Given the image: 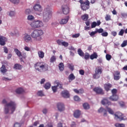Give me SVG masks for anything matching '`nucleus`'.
<instances>
[{
	"instance_id": "obj_1",
	"label": "nucleus",
	"mask_w": 127,
	"mask_h": 127,
	"mask_svg": "<svg viewBox=\"0 0 127 127\" xmlns=\"http://www.w3.org/2000/svg\"><path fill=\"white\" fill-rule=\"evenodd\" d=\"M2 104L4 106V113L5 115H7V114H13L15 111L16 104L14 101H11L9 102H7L6 100L3 99Z\"/></svg>"
},
{
	"instance_id": "obj_2",
	"label": "nucleus",
	"mask_w": 127,
	"mask_h": 127,
	"mask_svg": "<svg viewBox=\"0 0 127 127\" xmlns=\"http://www.w3.org/2000/svg\"><path fill=\"white\" fill-rule=\"evenodd\" d=\"M48 64L43 62H38L34 64L35 69L38 72H46L48 71Z\"/></svg>"
},
{
	"instance_id": "obj_3",
	"label": "nucleus",
	"mask_w": 127,
	"mask_h": 127,
	"mask_svg": "<svg viewBox=\"0 0 127 127\" xmlns=\"http://www.w3.org/2000/svg\"><path fill=\"white\" fill-rule=\"evenodd\" d=\"M44 32L41 29H36L32 31L30 34L31 37L33 38L36 41H40L42 40V38L41 36L43 35Z\"/></svg>"
},
{
	"instance_id": "obj_4",
	"label": "nucleus",
	"mask_w": 127,
	"mask_h": 127,
	"mask_svg": "<svg viewBox=\"0 0 127 127\" xmlns=\"http://www.w3.org/2000/svg\"><path fill=\"white\" fill-rule=\"evenodd\" d=\"M52 16V11L49 8H46L43 12V21L44 22H48Z\"/></svg>"
},
{
	"instance_id": "obj_5",
	"label": "nucleus",
	"mask_w": 127,
	"mask_h": 127,
	"mask_svg": "<svg viewBox=\"0 0 127 127\" xmlns=\"http://www.w3.org/2000/svg\"><path fill=\"white\" fill-rule=\"evenodd\" d=\"M111 93L112 95L109 98V100L110 101H112V102H117V101L120 99L119 95L117 94V93H118V90L114 88L111 90Z\"/></svg>"
},
{
	"instance_id": "obj_6",
	"label": "nucleus",
	"mask_w": 127,
	"mask_h": 127,
	"mask_svg": "<svg viewBox=\"0 0 127 127\" xmlns=\"http://www.w3.org/2000/svg\"><path fill=\"white\" fill-rule=\"evenodd\" d=\"M79 2L80 3V6L82 10H88L90 8V1L86 0L84 2L83 0H79Z\"/></svg>"
},
{
	"instance_id": "obj_7",
	"label": "nucleus",
	"mask_w": 127,
	"mask_h": 127,
	"mask_svg": "<svg viewBox=\"0 0 127 127\" xmlns=\"http://www.w3.org/2000/svg\"><path fill=\"white\" fill-rule=\"evenodd\" d=\"M32 28L36 29V28H39L43 26V22L40 20L33 21L30 24Z\"/></svg>"
},
{
	"instance_id": "obj_8",
	"label": "nucleus",
	"mask_w": 127,
	"mask_h": 127,
	"mask_svg": "<svg viewBox=\"0 0 127 127\" xmlns=\"http://www.w3.org/2000/svg\"><path fill=\"white\" fill-rule=\"evenodd\" d=\"M114 116V118L116 121H120V122H122V121H125V120H126V117L124 114H123V113L120 112H116Z\"/></svg>"
},
{
	"instance_id": "obj_9",
	"label": "nucleus",
	"mask_w": 127,
	"mask_h": 127,
	"mask_svg": "<svg viewBox=\"0 0 127 127\" xmlns=\"http://www.w3.org/2000/svg\"><path fill=\"white\" fill-rule=\"evenodd\" d=\"M102 73H103L102 67L98 66L95 69V73L93 74V77L94 79H99L100 78V74H102Z\"/></svg>"
},
{
	"instance_id": "obj_10",
	"label": "nucleus",
	"mask_w": 127,
	"mask_h": 127,
	"mask_svg": "<svg viewBox=\"0 0 127 127\" xmlns=\"http://www.w3.org/2000/svg\"><path fill=\"white\" fill-rule=\"evenodd\" d=\"M93 91L98 95H104V94H105L104 90H103L102 88L100 87H95L94 88H93Z\"/></svg>"
},
{
	"instance_id": "obj_11",
	"label": "nucleus",
	"mask_w": 127,
	"mask_h": 127,
	"mask_svg": "<svg viewBox=\"0 0 127 127\" xmlns=\"http://www.w3.org/2000/svg\"><path fill=\"white\" fill-rule=\"evenodd\" d=\"M57 107L59 112H64V111H65V105L62 103H57Z\"/></svg>"
},
{
	"instance_id": "obj_12",
	"label": "nucleus",
	"mask_w": 127,
	"mask_h": 127,
	"mask_svg": "<svg viewBox=\"0 0 127 127\" xmlns=\"http://www.w3.org/2000/svg\"><path fill=\"white\" fill-rule=\"evenodd\" d=\"M62 10L64 14L67 15L69 13V11H70L69 7L67 5H63L62 6Z\"/></svg>"
},
{
	"instance_id": "obj_13",
	"label": "nucleus",
	"mask_w": 127,
	"mask_h": 127,
	"mask_svg": "<svg viewBox=\"0 0 127 127\" xmlns=\"http://www.w3.org/2000/svg\"><path fill=\"white\" fill-rule=\"evenodd\" d=\"M114 79L115 81H118L119 79H121V72L119 71H116L114 74Z\"/></svg>"
},
{
	"instance_id": "obj_14",
	"label": "nucleus",
	"mask_w": 127,
	"mask_h": 127,
	"mask_svg": "<svg viewBox=\"0 0 127 127\" xmlns=\"http://www.w3.org/2000/svg\"><path fill=\"white\" fill-rule=\"evenodd\" d=\"M6 41H7V39H6V38L0 36V45L4 46Z\"/></svg>"
},
{
	"instance_id": "obj_15",
	"label": "nucleus",
	"mask_w": 127,
	"mask_h": 127,
	"mask_svg": "<svg viewBox=\"0 0 127 127\" xmlns=\"http://www.w3.org/2000/svg\"><path fill=\"white\" fill-rule=\"evenodd\" d=\"M23 39L25 42H29L32 40V38H31V35H28V34H24Z\"/></svg>"
},
{
	"instance_id": "obj_16",
	"label": "nucleus",
	"mask_w": 127,
	"mask_h": 127,
	"mask_svg": "<svg viewBox=\"0 0 127 127\" xmlns=\"http://www.w3.org/2000/svg\"><path fill=\"white\" fill-rule=\"evenodd\" d=\"M61 95L62 97L65 98H69V97H70L69 92L67 90H64L63 92H62Z\"/></svg>"
},
{
	"instance_id": "obj_17",
	"label": "nucleus",
	"mask_w": 127,
	"mask_h": 127,
	"mask_svg": "<svg viewBox=\"0 0 127 127\" xmlns=\"http://www.w3.org/2000/svg\"><path fill=\"white\" fill-rule=\"evenodd\" d=\"M112 87H113V85L111 83H106L104 84V89L106 92H109Z\"/></svg>"
},
{
	"instance_id": "obj_18",
	"label": "nucleus",
	"mask_w": 127,
	"mask_h": 127,
	"mask_svg": "<svg viewBox=\"0 0 127 127\" xmlns=\"http://www.w3.org/2000/svg\"><path fill=\"white\" fill-rule=\"evenodd\" d=\"M101 21L100 20H97V22H93L91 24V28H95L96 26H100L101 25Z\"/></svg>"
},
{
	"instance_id": "obj_19",
	"label": "nucleus",
	"mask_w": 127,
	"mask_h": 127,
	"mask_svg": "<svg viewBox=\"0 0 127 127\" xmlns=\"http://www.w3.org/2000/svg\"><path fill=\"white\" fill-rule=\"evenodd\" d=\"M34 9L36 11H42V8H41V5L39 4H36L34 6Z\"/></svg>"
},
{
	"instance_id": "obj_20",
	"label": "nucleus",
	"mask_w": 127,
	"mask_h": 127,
	"mask_svg": "<svg viewBox=\"0 0 127 127\" xmlns=\"http://www.w3.org/2000/svg\"><path fill=\"white\" fill-rule=\"evenodd\" d=\"M68 20H69V16L62 19L60 21V24H66L68 22Z\"/></svg>"
},
{
	"instance_id": "obj_21",
	"label": "nucleus",
	"mask_w": 127,
	"mask_h": 127,
	"mask_svg": "<svg viewBox=\"0 0 127 127\" xmlns=\"http://www.w3.org/2000/svg\"><path fill=\"white\" fill-rule=\"evenodd\" d=\"M101 103L102 105H108V106H111V105H112V102L109 101L107 99H104L102 100Z\"/></svg>"
},
{
	"instance_id": "obj_22",
	"label": "nucleus",
	"mask_w": 127,
	"mask_h": 127,
	"mask_svg": "<svg viewBox=\"0 0 127 127\" xmlns=\"http://www.w3.org/2000/svg\"><path fill=\"white\" fill-rule=\"evenodd\" d=\"M0 71L3 74H5L6 72H7V69H6V67H5V65L4 64L2 65V66L0 68Z\"/></svg>"
},
{
	"instance_id": "obj_23",
	"label": "nucleus",
	"mask_w": 127,
	"mask_h": 127,
	"mask_svg": "<svg viewBox=\"0 0 127 127\" xmlns=\"http://www.w3.org/2000/svg\"><path fill=\"white\" fill-rule=\"evenodd\" d=\"M13 68L15 69V70H21V69H22V65L19 64H15L14 65Z\"/></svg>"
},
{
	"instance_id": "obj_24",
	"label": "nucleus",
	"mask_w": 127,
	"mask_h": 127,
	"mask_svg": "<svg viewBox=\"0 0 127 127\" xmlns=\"http://www.w3.org/2000/svg\"><path fill=\"white\" fill-rule=\"evenodd\" d=\"M98 57V54L96 52H94L93 54L90 55V58L91 60H94V59H97Z\"/></svg>"
},
{
	"instance_id": "obj_25",
	"label": "nucleus",
	"mask_w": 127,
	"mask_h": 127,
	"mask_svg": "<svg viewBox=\"0 0 127 127\" xmlns=\"http://www.w3.org/2000/svg\"><path fill=\"white\" fill-rule=\"evenodd\" d=\"M73 115L74 118H76V119H78L80 117V115H81V112H80V111L79 110H76L74 112Z\"/></svg>"
},
{
	"instance_id": "obj_26",
	"label": "nucleus",
	"mask_w": 127,
	"mask_h": 127,
	"mask_svg": "<svg viewBox=\"0 0 127 127\" xmlns=\"http://www.w3.org/2000/svg\"><path fill=\"white\" fill-rule=\"evenodd\" d=\"M81 17L82 20H83L84 21H87V20H88V19L89 18V15H88L87 14H84L81 15Z\"/></svg>"
},
{
	"instance_id": "obj_27",
	"label": "nucleus",
	"mask_w": 127,
	"mask_h": 127,
	"mask_svg": "<svg viewBox=\"0 0 127 127\" xmlns=\"http://www.w3.org/2000/svg\"><path fill=\"white\" fill-rule=\"evenodd\" d=\"M14 52L16 53V55L18 56V57H22V54H21V52L18 50L17 49H14Z\"/></svg>"
},
{
	"instance_id": "obj_28",
	"label": "nucleus",
	"mask_w": 127,
	"mask_h": 127,
	"mask_svg": "<svg viewBox=\"0 0 127 127\" xmlns=\"http://www.w3.org/2000/svg\"><path fill=\"white\" fill-rule=\"evenodd\" d=\"M73 91H74L76 94H83V93H84V90H83V89H80L79 90L73 89Z\"/></svg>"
},
{
	"instance_id": "obj_29",
	"label": "nucleus",
	"mask_w": 127,
	"mask_h": 127,
	"mask_svg": "<svg viewBox=\"0 0 127 127\" xmlns=\"http://www.w3.org/2000/svg\"><path fill=\"white\" fill-rule=\"evenodd\" d=\"M38 54L39 58H41V59L44 58V52H43V51H40L38 52Z\"/></svg>"
},
{
	"instance_id": "obj_30",
	"label": "nucleus",
	"mask_w": 127,
	"mask_h": 127,
	"mask_svg": "<svg viewBox=\"0 0 127 127\" xmlns=\"http://www.w3.org/2000/svg\"><path fill=\"white\" fill-rule=\"evenodd\" d=\"M106 109L107 110V112H108V113H109L111 115H114V111H113L112 109H111L110 107H108V106L106 107Z\"/></svg>"
},
{
	"instance_id": "obj_31",
	"label": "nucleus",
	"mask_w": 127,
	"mask_h": 127,
	"mask_svg": "<svg viewBox=\"0 0 127 127\" xmlns=\"http://www.w3.org/2000/svg\"><path fill=\"white\" fill-rule=\"evenodd\" d=\"M24 92V90L22 88H19L16 90V93L17 94H22Z\"/></svg>"
},
{
	"instance_id": "obj_32",
	"label": "nucleus",
	"mask_w": 127,
	"mask_h": 127,
	"mask_svg": "<svg viewBox=\"0 0 127 127\" xmlns=\"http://www.w3.org/2000/svg\"><path fill=\"white\" fill-rule=\"evenodd\" d=\"M83 107L84 110H89V109H90V105L87 103L83 104Z\"/></svg>"
},
{
	"instance_id": "obj_33",
	"label": "nucleus",
	"mask_w": 127,
	"mask_h": 127,
	"mask_svg": "<svg viewBox=\"0 0 127 127\" xmlns=\"http://www.w3.org/2000/svg\"><path fill=\"white\" fill-rule=\"evenodd\" d=\"M59 67L60 71H63V70H64V64L63 63H60L59 64Z\"/></svg>"
},
{
	"instance_id": "obj_34",
	"label": "nucleus",
	"mask_w": 127,
	"mask_h": 127,
	"mask_svg": "<svg viewBox=\"0 0 127 127\" xmlns=\"http://www.w3.org/2000/svg\"><path fill=\"white\" fill-rule=\"evenodd\" d=\"M77 52L79 56H81V57H83L84 56V52H83V51H82L81 49H79L77 51Z\"/></svg>"
},
{
	"instance_id": "obj_35",
	"label": "nucleus",
	"mask_w": 127,
	"mask_h": 127,
	"mask_svg": "<svg viewBox=\"0 0 127 127\" xmlns=\"http://www.w3.org/2000/svg\"><path fill=\"white\" fill-rule=\"evenodd\" d=\"M51 87V84L49 82L46 83L44 86V88H45L47 90H48V89H50Z\"/></svg>"
},
{
	"instance_id": "obj_36",
	"label": "nucleus",
	"mask_w": 127,
	"mask_h": 127,
	"mask_svg": "<svg viewBox=\"0 0 127 127\" xmlns=\"http://www.w3.org/2000/svg\"><path fill=\"white\" fill-rule=\"evenodd\" d=\"M55 61H56V57L53 56L50 59V62L51 63H54Z\"/></svg>"
},
{
	"instance_id": "obj_37",
	"label": "nucleus",
	"mask_w": 127,
	"mask_h": 127,
	"mask_svg": "<svg viewBox=\"0 0 127 127\" xmlns=\"http://www.w3.org/2000/svg\"><path fill=\"white\" fill-rule=\"evenodd\" d=\"M55 84H57V87H59L60 89H63V87L62 86V84H61L60 82L57 81H55Z\"/></svg>"
},
{
	"instance_id": "obj_38",
	"label": "nucleus",
	"mask_w": 127,
	"mask_h": 127,
	"mask_svg": "<svg viewBox=\"0 0 127 127\" xmlns=\"http://www.w3.org/2000/svg\"><path fill=\"white\" fill-rule=\"evenodd\" d=\"M75 78V77L73 73H71L68 76V79L71 80H74Z\"/></svg>"
},
{
	"instance_id": "obj_39",
	"label": "nucleus",
	"mask_w": 127,
	"mask_h": 127,
	"mask_svg": "<svg viewBox=\"0 0 127 127\" xmlns=\"http://www.w3.org/2000/svg\"><path fill=\"white\" fill-rule=\"evenodd\" d=\"M96 33H101L104 32V29L103 28L96 29Z\"/></svg>"
},
{
	"instance_id": "obj_40",
	"label": "nucleus",
	"mask_w": 127,
	"mask_h": 127,
	"mask_svg": "<svg viewBox=\"0 0 127 127\" xmlns=\"http://www.w3.org/2000/svg\"><path fill=\"white\" fill-rule=\"evenodd\" d=\"M115 126L116 127H125L124 124H121L119 123L115 124Z\"/></svg>"
},
{
	"instance_id": "obj_41",
	"label": "nucleus",
	"mask_w": 127,
	"mask_h": 127,
	"mask_svg": "<svg viewBox=\"0 0 127 127\" xmlns=\"http://www.w3.org/2000/svg\"><path fill=\"white\" fill-rule=\"evenodd\" d=\"M106 60H107L108 61H110V60L112 59V56L109 54H107L106 55Z\"/></svg>"
},
{
	"instance_id": "obj_42",
	"label": "nucleus",
	"mask_w": 127,
	"mask_h": 127,
	"mask_svg": "<svg viewBox=\"0 0 127 127\" xmlns=\"http://www.w3.org/2000/svg\"><path fill=\"white\" fill-rule=\"evenodd\" d=\"M28 20H34V16H32V15H29L27 17Z\"/></svg>"
},
{
	"instance_id": "obj_43",
	"label": "nucleus",
	"mask_w": 127,
	"mask_h": 127,
	"mask_svg": "<svg viewBox=\"0 0 127 127\" xmlns=\"http://www.w3.org/2000/svg\"><path fill=\"white\" fill-rule=\"evenodd\" d=\"M127 45V40L124 41L123 43L121 44V47H126Z\"/></svg>"
},
{
	"instance_id": "obj_44",
	"label": "nucleus",
	"mask_w": 127,
	"mask_h": 127,
	"mask_svg": "<svg viewBox=\"0 0 127 127\" xmlns=\"http://www.w3.org/2000/svg\"><path fill=\"white\" fill-rule=\"evenodd\" d=\"M101 35L102 36H103V37H107V36H108V35H109V33L107 32H103L101 33Z\"/></svg>"
},
{
	"instance_id": "obj_45",
	"label": "nucleus",
	"mask_w": 127,
	"mask_h": 127,
	"mask_svg": "<svg viewBox=\"0 0 127 127\" xmlns=\"http://www.w3.org/2000/svg\"><path fill=\"white\" fill-rule=\"evenodd\" d=\"M62 45H63V46H64V47H68V46H69V43L66 42H63Z\"/></svg>"
},
{
	"instance_id": "obj_46",
	"label": "nucleus",
	"mask_w": 127,
	"mask_h": 127,
	"mask_svg": "<svg viewBox=\"0 0 127 127\" xmlns=\"http://www.w3.org/2000/svg\"><path fill=\"white\" fill-rule=\"evenodd\" d=\"M124 33H125V30L122 29L119 33V35H120V36H123Z\"/></svg>"
},
{
	"instance_id": "obj_47",
	"label": "nucleus",
	"mask_w": 127,
	"mask_h": 127,
	"mask_svg": "<svg viewBox=\"0 0 127 127\" xmlns=\"http://www.w3.org/2000/svg\"><path fill=\"white\" fill-rule=\"evenodd\" d=\"M119 104L122 108H123V107H125L126 106V104L123 101H120L119 102Z\"/></svg>"
},
{
	"instance_id": "obj_48",
	"label": "nucleus",
	"mask_w": 127,
	"mask_h": 127,
	"mask_svg": "<svg viewBox=\"0 0 127 127\" xmlns=\"http://www.w3.org/2000/svg\"><path fill=\"white\" fill-rule=\"evenodd\" d=\"M90 57V54H89V53H86L84 56V59H85V60H88Z\"/></svg>"
},
{
	"instance_id": "obj_49",
	"label": "nucleus",
	"mask_w": 127,
	"mask_h": 127,
	"mask_svg": "<svg viewBox=\"0 0 127 127\" xmlns=\"http://www.w3.org/2000/svg\"><path fill=\"white\" fill-rule=\"evenodd\" d=\"M105 19L106 21H109V20H111V15L107 14L105 16Z\"/></svg>"
},
{
	"instance_id": "obj_50",
	"label": "nucleus",
	"mask_w": 127,
	"mask_h": 127,
	"mask_svg": "<svg viewBox=\"0 0 127 127\" xmlns=\"http://www.w3.org/2000/svg\"><path fill=\"white\" fill-rule=\"evenodd\" d=\"M79 36H80V34L77 33V34L72 35V37L73 38H78V37H79Z\"/></svg>"
},
{
	"instance_id": "obj_51",
	"label": "nucleus",
	"mask_w": 127,
	"mask_h": 127,
	"mask_svg": "<svg viewBox=\"0 0 127 127\" xmlns=\"http://www.w3.org/2000/svg\"><path fill=\"white\" fill-rule=\"evenodd\" d=\"M63 42V40H57V43L59 45H62V43Z\"/></svg>"
},
{
	"instance_id": "obj_52",
	"label": "nucleus",
	"mask_w": 127,
	"mask_h": 127,
	"mask_svg": "<svg viewBox=\"0 0 127 127\" xmlns=\"http://www.w3.org/2000/svg\"><path fill=\"white\" fill-rule=\"evenodd\" d=\"M3 51L4 53L7 54V53H8V49H7L6 47H3Z\"/></svg>"
},
{
	"instance_id": "obj_53",
	"label": "nucleus",
	"mask_w": 127,
	"mask_h": 127,
	"mask_svg": "<svg viewBox=\"0 0 127 127\" xmlns=\"http://www.w3.org/2000/svg\"><path fill=\"white\" fill-rule=\"evenodd\" d=\"M38 96H40V97H42V96H44L43 92L42 91H39L37 93Z\"/></svg>"
},
{
	"instance_id": "obj_54",
	"label": "nucleus",
	"mask_w": 127,
	"mask_h": 127,
	"mask_svg": "<svg viewBox=\"0 0 127 127\" xmlns=\"http://www.w3.org/2000/svg\"><path fill=\"white\" fill-rule=\"evenodd\" d=\"M10 1L13 3L16 4L19 2V0H10Z\"/></svg>"
},
{
	"instance_id": "obj_55",
	"label": "nucleus",
	"mask_w": 127,
	"mask_h": 127,
	"mask_svg": "<svg viewBox=\"0 0 127 127\" xmlns=\"http://www.w3.org/2000/svg\"><path fill=\"white\" fill-rule=\"evenodd\" d=\"M52 89L54 93H56V92H57V86H53Z\"/></svg>"
},
{
	"instance_id": "obj_56",
	"label": "nucleus",
	"mask_w": 127,
	"mask_h": 127,
	"mask_svg": "<svg viewBox=\"0 0 127 127\" xmlns=\"http://www.w3.org/2000/svg\"><path fill=\"white\" fill-rule=\"evenodd\" d=\"M21 127V124H20V123H16L14 125V127Z\"/></svg>"
},
{
	"instance_id": "obj_57",
	"label": "nucleus",
	"mask_w": 127,
	"mask_h": 127,
	"mask_svg": "<svg viewBox=\"0 0 127 127\" xmlns=\"http://www.w3.org/2000/svg\"><path fill=\"white\" fill-rule=\"evenodd\" d=\"M74 101H80V98L79 97V96H75L74 97Z\"/></svg>"
},
{
	"instance_id": "obj_58",
	"label": "nucleus",
	"mask_w": 127,
	"mask_h": 127,
	"mask_svg": "<svg viewBox=\"0 0 127 127\" xmlns=\"http://www.w3.org/2000/svg\"><path fill=\"white\" fill-rule=\"evenodd\" d=\"M31 13V10H30V9H27L25 10V14H29Z\"/></svg>"
},
{
	"instance_id": "obj_59",
	"label": "nucleus",
	"mask_w": 127,
	"mask_h": 127,
	"mask_svg": "<svg viewBox=\"0 0 127 127\" xmlns=\"http://www.w3.org/2000/svg\"><path fill=\"white\" fill-rule=\"evenodd\" d=\"M2 80L3 81H10L11 80V79H9V78H7V77H3L2 78Z\"/></svg>"
},
{
	"instance_id": "obj_60",
	"label": "nucleus",
	"mask_w": 127,
	"mask_h": 127,
	"mask_svg": "<svg viewBox=\"0 0 127 127\" xmlns=\"http://www.w3.org/2000/svg\"><path fill=\"white\" fill-rule=\"evenodd\" d=\"M68 67L71 71H73L74 70V65L69 64Z\"/></svg>"
},
{
	"instance_id": "obj_61",
	"label": "nucleus",
	"mask_w": 127,
	"mask_h": 127,
	"mask_svg": "<svg viewBox=\"0 0 127 127\" xmlns=\"http://www.w3.org/2000/svg\"><path fill=\"white\" fill-rule=\"evenodd\" d=\"M9 14L10 16H14L15 13L14 12V11H11Z\"/></svg>"
},
{
	"instance_id": "obj_62",
	"label": "nucleus",
	"mask_w": 127,
	"mask_h": 127,
	"mask_svg": "<svg viewBox=\"0 0 127 127\" xmlns=\"http://www.w3.org/2000/svg\"><path fill=\"white\" fill-rule=\"evenodd\" d=\"M97 33V32L95 31H92L90 33V36H94Z\"/></svg>"
},
{
	"instance_id": "obj_63",
	"label": "nucleus",
	"mask_w": 127,
	"mask_h": 127,
	"mask_svg": "<svg viewBox=\"0 0 127 127\" xmlns=\"http://www.w3.org/2000/svg\"><path fill=\"white\" fill-rule=\"evenodd\" d=\"M79 74L80 75H84L85 74V71L83 69H81L79 70Z\"/></svg>"
},
{
	"instance_id": "obj_64",
	"label": "nucleus",
	"mask_w": 127,
	"mask_h": 127,
	"mask_svg": "<svg viewBox=\"0 0 127 127\" xmlns=\"http://www.w3.org/2000/svg\"><path fill=\"white\" fill-rule=\"evenodd\" d=\"M47 127H53V125L51 123H49L47 125Z\"/></svg>"
}]
</instances>
